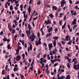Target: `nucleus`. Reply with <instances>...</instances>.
Instances as JSON below:
<instances>
[{
    "label": "nucleus",
    "instance_id": "f257e3e1",
    "mask_svg": "<svg viewBox=\"0 0 79 79\" xmlns=\"http://www.w3.org/2000/svg\"><path fill=\"white\" fill-rule=\"evenodd\" d=\"M32 34L33 35H32L31 36H30L29 39L31 40V42H34V39L35 38V36L33 33H32Z\"/></svg>",
    "mask_w": 79,
    "mask_h": 79
},
{
    "label": "nucleus",
    "instance_id": "f03ea898",
    "mask_svg": "<svg viewBox=\"0 0 79 79\" xmlns=\"http://www.w3.org/2000/svg\"><path fill=\"white\" fill-rule=\"evenodd\" d=\"M41 38H40L39 39V40H38V42H37V40H36L35 41V43H36V45L37 46H38L40 44H41Z\"/></svg>",
    "mask_w": 79,
    "mask_h": 79
},
{
    "label": "nucleus",
    "instance_id": "7ed1b4c3",
    "mask_svg": "<svg viewBox=\"0 0 79 79\" xmlns=\"http://www.w3.org/2000/svg\"><path fill=\"white\" fill-rule=\"evenodd\" d=\"M60 3H61V7H63L64 6V5L66 4V1H64V0H62L61 1Z\"/></svg>",
    "mask_w": 79,
    "mask_h": 79
},
{
    "label": "nucleus",
    "instance_id": "20e7f679",
    "mask_svg": "<svg viewBox=\"0 0 79 79\" xmlns=\"http://www.w3.org/2000/svg\"><path fill=\"white\" fill-rule=\"evenodd\" d=\"M74 69H76V70H78L79 69V64L74 65Z\"/></svg>",
    "mask_w": 79,
    "mask_h": 79
},
{
    "label": "nucleus",
    "instance_id": "39448f33",
    "mask_svg": "<svg viewBox=\"0 0 79 79\" xmlns=\"http://www.w3.org/2000/svg\"><path fill=\"white\" fill-rule=\"evenodd\" d=\"M26 33L27 35V36L29 37V35H31V31H30V30L28 31L27 30H26Z\"/></svg>",
    "mask_w": 79,
    "mask_h": 79
},
{
    "label": "nucleus",
    "instance_id": "423d86ee",
    "mask_svg": "<svg viewBox=\"0 0 79 79\" xmlns=\"http://www.w3.org/2000/svg\"><path fill=\"white\" fill-rule=\"evenodd\" d=\"M57 77L58 79H65V77L64 76H63L62 77H60V74H58L57 75Z\"/></svg>",
    "mask_w": 79,
    "mask_h": 79
},
{
    "label": "nucleus",
    "instance_id": "0eeeda50",
    "mask_svg": "<svg viewBox=\"0 0 79 79\" xmlns=\"http://www.w3.org/2000/svg\"><path fill=\"white\" fill-rule=\"evenodd\" d=\"M76 21H77V19H74L72 23V24L73 25H75V24H76Z\"/></svg>",
    "mask_w": 79,
    "mask_h": 79
},
{
    "label": "nucleus",
    "instance_id": "6e6552de",
    "mask_svg": "<svg viewBox=\"0 0 79 79\" xmlns=\"http://www.w3.org/2000/svg\"><path fill=\"white\" fill-rule=\"evenodd\" d=\"M32 49V46L31 44H30V48L28 47V48L27 51L28 52H29L30 50H31Z\"/></svg>",
    "mask_w": 79,
    "mask_h": 79
},
{
    "label": "nucleus",
    "instance_id": "1a4fd4ad",
    "mask_svg": "<svg viewBox=\"0 0 79 79\" xmlns=\"http://www.w3.org/2000/svg\"><path fill=\"white\" fill-rule=\"evenodd\" d=\"M28 14L29 15H30V14L31 13V6H29V7L28 9Z\"/></svg>",
    "mask_w": 79,
    "mask_h": 79
},
{
    "label": "nucleus",
    "instance_id": "9d476101",
    "mask_svg": "<svg viewBox=\"0 0 79 79\" xmlns=\"http://www.w3.org/2000/svg\"><path fill=\"white\" fill-rule=\"evenodd\" d=\"M53 30V27H51L50 28H48V32L49 33L52 31Z\"/></svg>",
    "mask_w": 79,
    "mask_h": 79
},
{
    "label": "nucleus",
    "instance_id": "9b49d317",
    "mask_svg": "<svg viewBox=\"0 0 79 79\" xmlns=\"http://www.w3.org/2000/svg\"><path fill=\"white\" fill-rule=\"evenodd\" d=\"M49 50H50L51 49V48L53 47V45H52V43H50L48 44Z\"/></svg>",
    "mask_w": 79,
    "mask_h": 79
},
{
    "label": "nucleus",
    "instance_id": "f8f14e48",
    "mask_svg": "<svg viewBox=\"0 0 79 79\" xmlns=\"http://www.w3.org/2000/svg\"><path fill=\"white\" fill-rule=\"evenodd\" d=\"M21 56L19 55H18L16 56V60L17 61H19L20 60Z\"/></svg>",
    "mask_w": 79,
    "mask_h": 79
},
{
    "label": "nucleus",
    "instance_id": "ddd939ff",
    "mask_svg": "<svg viewBox=\"0 0 79 79\" xmlns=\"http://www.w3.org/2000/svg\"><path fill=\"white\" fill-rule=\"evenodd\" d=\"M52 10H56L57 9H58V7H56V6H52Z\"/></svg>",
    "mask_w": 79,
    "mask_h": 79
},
{
    "label": "nucleus",
    "instance_id": "4468645a",
    "mask_svg": "<svg viewBox=\"0 0 79 79\" xmlns=\"http://www.w3.org/2000/svg\"><path fill=\"white\" fill-rule=\"evenodd\" d=\"M71 37V36L69 35H67L66 37H65V40L67 41H68V38H70Z\"/></svg>",
    "mask_w": 79,
    "mask_h": 79
},
{
    "label": "nucleus",
    "instance_id": "2eb2a0df",
    "mask_svg": "<svg viewBox=\"0 0 79 79\" xmlns=\"http://www.w3.org/2000/svg\"><path fill=\"white\" fill-rule=\"evenodd\" d=\"M53 45L54 47H55L56 45V40H55L53 42Z\"/></svg>",
    "mask_w": 79,
    "mask_h": 79
},
{
    "label": "nucleus",
    "instance_id": "dca6fc26",
    "mask_svg": "<svg viewBox=\"0 0 79 79\" xmlns=\"http://www.w3.org/2000/svg\"><path fill=\"white\" fill-rule=\"evenodd\" d=\"M28 29L29 30H31V29H32V27H31V25H30V24H28Z\"/></svg>",
    "mask_w": 79,
    "mask_h": 79
},
{
    "label": "nucleus",
    "instance_id": "f3484780",
    "mask_svg": "<svg viewBox=\"0 0 79 79\" xmlns=\"http://www.w3.org/2000/svg\"><path fill=\"white\" fill-rule=\"evenodd\" d=\"M19 42H21L22 44V45H24V40H19Z\"/></svg>",
    "mask_w": 79,
    "mask_h": 79
},
{
    "label": "nucleus",
    "instance_id": "a211bd4d",
    "mask_svg": "<svg viewBox=\"0 0 79 79\" xmlns=\"http://www.w3.org/2000/svg\"><path fill=\"white\" fill-rule=\"evenodd\" d=\"M52 35V33H50L46 35V37H50Z\"/></svg>",
    "mask_w": 79,
    "mask_h": 79
},
{
    "label": "nucleus",
    "instance_id": "6ab92c4d",
    "mask_svg": "<svg viewBox=\"0 0 79 79\" xmlns=\"http://www.w3.org/2000/svg\"><path fill=\"white\" fill-rule=\"evenodd\" d=\"M49 16L51 18H53L54 17L53 15V14H50Z\"/></svg>",
    "mask_w": 79,
    "mask_h": 79
},
{
    "label": "nucleus",
    "instance_id": "aec40b11",
    "mask_svg": "<svg viewBox=\"0 0 79 79\" xmlns=\"http://www.w3.org/2000/svg\"><path fill=\"white\" fill-rule=\"evenodd\" d=\"M18 70V69L17 67H14V71H17Z\"/></svg>",
    "mask_w": 79,
    "mask_h": 79
},
{
    "label": "nucleus",
    "instance_id": "412c9836",
    "mask_svg": "<svg viewBox=\"0 0 79 79\" xmlns=\"http://www.w3.org/2000/svg\"><path fill=\"white\" fill-rule=\"evenodd\" d=\"M53 39H55V40H57L58 39V36H55L53 37Z\"/></svg>",
    "mask_w": 79,
    "mask_h": 79
},
{
    "label": "nucleus",
    "instance_id": "4be33fe9",
    "mask_svg": "<svg viewBox=\"0 0 79 79\" xmlns=\"http://www.w3.org/2000/svg\"><path fill=\"white\" fill-rule=\"evenodd\" d=\"M63 13H60V16H59V18H62L63 17Z\"/></svg>",
    "mask_w": 79,
    "mask_h": 79
},
{
    "label": "nucleus",
    "instance_id": "5701e85b",
    "mask_svg": "<svg viewBox=\"0 0 79 79\" xmlns=\"http://www.w3.org/2000/svg\"><path fill=\"white\" fill-rule=\"evenodd\" d=\"M72 41H73L72 40H70L69 41L68 43V45H71V43H72Z\"/></svg>",
    "mask_w": 79,
    "mask_h": 79
},
{
    "label": "nucleus",
    "instance_id": "b1692460",
    "mask_svg": "<svg viewBox=\"0 0 79 79\" xmlns=\"http://www.w3.org/2000/svg\"><path fill=\"white\" fill-rule=\"evenodd\" d=\"M44 60V59L43 58H41L40 59V60H41V62H40V63L41 64H42L43 63V60Z\"/></svg>",
    "mask_w": 79,
    "mask_h": 79
},
{
    "label": "nucleus",
    "instance_id": "393cba45",
    "mask_svg": "<svg viewBox=\"0 0 79 79\" xmlns=\"http://www.w3.org/2000/svg\"><path fill=\"white\" fill-rule=\"evenodd\" d=\"M7 48L8 49H11V48L10 47V44H8L7 45Z\"/></svg>",
    "mask_w": 79,
    "mask_h": 79
},
{
    "label": "nucleus",
    "instance_id": "a878e982",
    "mask_svg": "<svg viewBox=\"0 0 79 79\" xmlns=\"http://www.w3.org/2000/svg\"><path fill=\"white\" fill-rule=\"evenodd\" d=\"M68 61L69 62V63H71V59H69V58L68 59Z\"/></svg>",
    "mask_w": 79,
    "mask_h": 79
},
{
    "label": "nucleus",
    "instance_id": "bb28decb",
    "mask_svg": "<svg viewBox=\"0 0 79 79\" xmlns=\"http://www.w3.org/2000/svg\"><path fill=\"white\" fill-rule=\"evenodd\" d=\"M77 27V25H75L73 27V30H74V29L76 28Z\"/></svg>",
    "mask_w": 79,
    "mask_h": 79
},
{
    "label": "nucleus",
    "instance_id": "cd10ccee",
    "mask_svg": "<svg viewBox=\"0 0 79 79\" xmlns=\"http://www.w3.org/2000/svg\"><path fill=\"white\" fill-rule=\"evenodd\" d=\"M10 10H13V5H11L10 7Z\"/></svg>",
    "mask_w": 79,
    "mask_h": 79
},
{
    "label": "nucleus",
    "instance_id": "c85d7f7f",
    "mask_svg": "<svg viewBox=\"0 0 79 79\" xmlns=\"http://www.w3.org/2000/svg\"><path fill=\"white\" fill-rule=\"evenodd\" d=\"M67 65L68 68H70V64H69V63H68L67 64Z\"/></svg>",
    "mask_w": 79,
    "mask_h": 79
},
{
    "label": "nucleus",
    "instance_id": "c756f323",
    "mask_svg": "<svg viewBox=\"0 0 79 79\" xmlns=\"http://www.w3.org/2000/svg\"><path fill=\"white\" fill-rule=\"evenodd\" d=\"M24 18L25 19L26 18V19H27V15H26V14H24Z\"/></svg>",
    "mask_w": 79,
    "mask_h": 79
},
{
    "label": "nucleus",
    "instance_id": "7c9ffc66",
    "mask_svg": "<svg viewBox=\"0 0 79 79\" xmlns=\"http://www.w3.org/2000/svg\"><path fill=\"white\" fill-rule=\"evenodd\" d=\"M47 58L48 60H50V57L49 55H48L47 56Z\"/></svg>",
    "mask_w": 79,
    "mask_h": 79
},
{
    "label": "nucleus",
    "instance_id": "2f4dec72",
    "mask_svg": "<svg viewBox=\"0 0 79 79\" xmlns=\"http://www.w3.org/2000/svg\"><path fill=\"white\" fill-rule=\"evenodd\" d=\"M22 56L23 57V59H24L25 58V54H23Z\"/></svg>",
    "mask_w": 79,
    "mask_h": 79
},
{
    "label": "nucleus",
    "instance_id": "473e14b6",
    "mask_svg": "<svg viewBox=\"0 0 79 79\" xmlns=\"http://www.w3.org/2000/svg\"><path fill=\"white\" fill-rule=\"evenodd\" d=\"M17 47L19 49H19H22V47H21L20 46H19V45H18Z\"/></svg>",
    "mask_w": 79,
    "mask_h": 79
},
{
    "label": "nucleus",
    "instance_id": "72a5a7b5",
    "mask_svg": "<svg viewBox=\"0 0 79 79\" xmlns=\"http://www.w3.org/2000/svg\"><path fill=\"white\" fill-rule=\"evenodd\" d=\"M50 24V21L49 19H48L47 23V24Z\"/></svg>",
    "mask_w": 79,
    "mask_h": 79
},
{
    "label": "nucleus",
    "instance_id": "f704fd0d",
    "mask_svg": "<svg viewBox=\"0 0 79 79\" xmlns=\"http://www.w3.org/2000/svg\"><path fill=\"white\" fill-rule=\"evenodd\" d=\"M62 22H63V21L62 20H61L59 21V23L60 26H61V23H62Z\"/></svg>",
    "mask_w": 79,
    "mask_h": 79
},
{
    "label": "nucleus",
    "instance_id": "c9c22d12",
    "mask_svg": "<svg viewBox=\"0 0 79 79\" xmlns=\"http://www.w3.org/2000/svg\"><path fill=\"white\" fill-rule=\"evenodd\" d=\"M74 8L75 9H77L78 10H79V8L78 7V6H75L74 7Z\"/></svg>",
    "mask_w": 79,
    "mask_h": 79
},
{
    "label": "nucleus",
    "instance_id": "e433bc0d",
    "mask_svg": "<svg viewBox=\"0 0 79 79\" xmlns=\"http://www.w3.org/2000/svg\"><path fill=\"white\" fill-rule=\"evenodd\" d=\"M54 74H56V69H54Z\"/></svg>",
    "mask_w": 79,
    "mask_h": 79
},
{
    "label": "nucleus",
    "instance_id": "4c0bfd02",
    "mask_svg": "<svg viewBox=\"0 0 79 79\" xmlns=\"http://www.w3.org/2000/svg\"><path fill=\"white\" fill-rule=\"evenodd\" d=\"M53 54L52 52V51H50L49 52V55H53Z\"/></svg>",
    "mask_w": 79,
    "mask_h": 79
},
{
    "label": "nucleus",
    "instance_id": "58836bf2",
    "mask_svg": "<svg viewBox=\"0 0 79 79\" xmlns=\"http://www.w3.org/2000/svg\"><path fill=\"white\" fill-rule=\"evenodd\" d=\"M40 3L41 2H40V1L39 0L38 1V2L37 3V4H38V5H40Z\"/></svg>",
    "mask_w": 79,
    "mask_h": 79
},
{
    "label": "nucleus",
    "instance_id": "ea45409f",
    "mask_svg": "<svg viewBox=\"0 0 79 79\" xmlns=\"http://www.w3.org/2000/svg\"><path fill=\"white\" fill-rule=\"evenodd\" d=\"M51 61L52 64H54V63H55V62H54V60H51Z\"/></svg>",
    "mask_w": 79,
    "mask_h": 79
},
{
    "label": "nucleus",
    "instance_id": "a19ab883",
    "mask_svg": "<svg viewBox=\"0 0 79 79\" xmlns=\"http://www.w3.org/2000/svg\"><path fill=\"white\" fill-rule=\"evenodd\" d=\"M66 79H70V76L69 75L67 76Z\"/></svg>",
    "mask_w": 79,
    "mask_h": 79
},
{
    "label": "nucleus",
    "instance_id": "79ce46f5",
    "mask_svg": "<svg viewBox=\"0 0 79 79\" xmlns=\"http://www.w3.org/2000/svg\"><path fill=\"white\" fill-rule=\"evenodd\" d=\"M79 40V38L78 37H77L76 38V42H78V41Z\"/></svg>",
    "mask_w": 79,
    "mask_h": 79
},
{
    "label": "nucleus",
    "instance_id": "37998d69",
    "mask_svg": "<svg viewBox=\"0 0 79 79\" xmlns=\"http://www.w3.org/2000/svg\"><path fill=\"white\" fill-rule=\"evenodd\" d=\"M32 3V0H30L29 1V5H31Z\"/></svg>",
    "mask_w": 79,
    "mask_h": 79
},
{
    "label": "nucleus",
    "instance_id": "c03bdc74",
    "mask_svg": "<svg viewBox=\"0 0 79 79\" xmlns=\"http://www.w3.org/2000/svg\"><path fill=\"white\" fill-rule=\"evenodd\" d=\"M76 14H77V13H76V12L75 11V12H74V13L72 15V16H73V15H76Z\"/></svg>",
    "mask_w": 79,
    "mask_h": 79
},
{
    "label": "nucleus",
    "instance_id": "a18cd8bd",
    "mask_svg": "<svg viewBox=\"0 0 79 79\" xmlns=\"http://www.w3.org/2000/svg\"><path fill=\"white\" fill-rule=\"evenodd\" d=\"M32 16H31V17L30 18V19L29 20V22H31V21L32 20Z\"/></svg>",
    "mask_w": 79,
    "mask_h": 79
},
{
    "label": "nucleus",
    "instance_id": "49530a36",
    "mask_svg": "<svg viewBox=\"0 0 79 79\" xmlns=\"http://www.w3.org/2000/svg\"><path fill=\"white\" fill-rule=\"evenodd\" d=\"M76 58H74L72 60V62H74V61H76Z\"/></svg>",
    "mask_w": 79,
    "mask_h": 79
},
{
    "label": "nucleus",
    "instance_id": "de8ad7c7",
    "mask_svg": "<svg viewBox=\"0 0 79 79\" xmlns=\"http://www.w3.org/2000/svg\"><path fill=\"white\" fill-rule=\"evenodd\" d=\"M3 31H2L1 32H0V35H3Z\"/></svg>",
    "mask_w": 79,
    "mask_h": 79
},
{
    "label": "nucleus",
    "instance_id": "09e8293b",
    "mask_svg": "<svg viewBox=\"0 0 79 79\" xmlns=\"http://www.w3.org/2000/svg\"><path fill=\"white\" fill-rule=\"evenodd\" d=\"M20 75L21 76V79H23V77H24V75H21V74H20Z\"/></svg>",
    "mask_w": 79,
    "mask_h": 79
},
{
    "label": "nucleus",
    "instance_id": "8fccbe9b",
    "mask_svg": "<svg viewBox=\"0 0 79 79\" xmlns=\"http://www.w3.org/2000/svg\"><path fill=\"white\" fill-rule=\"evenodd\" d=\"M54 31L55 32H58V29H57V28H55Z\"/></svg>",
    "mask_w": 79,
    "mask_h": 79
},
{
    "label": "nucleus",
    "instance_id": "3c124183",
    "mask_svg": "<svg viewBox=\"0 0 79 79\" xmlns=\"http://www.w3.org/2000/svg\"><path fill=\"white\" fill-rule=\"evenodd\" d=\"M12 33V34H15V30L14 29L13 30Z\"/></svg>",
    "mask_w": 79,
    "mask_h": 79
},
{
    "label": "nucleus",
    "instance_id": "603ef678",
    "mask_svg": "<svg viewBox=\"0 0 79 79\" xmlns=\"http://www.w3.org/2000/svg\"><path fill=\"white\" fill-rule=\"evenodd\" d=\"M66 15H65L64 18V21L66 20Z\"/></svg>",
    "mask_w": 79,
    "mask_h": 79
},
{
    "label": "nucleus",
    "instance_id": "864d4df0",
    "mask_svg": "<svg viewBox=\"0 0 79 79\" xmlns=\"http://www.w3.org/2000/svg\"><path fill=\"white\" fill-rule=\"evenodd\" d=\"M64 58H65V59H67V60H68L69 58V57L68 56H65Z\"/></svg>",
    "mask_w": 79,
    "mask_h": 79
},
{
    "label": "nucleus",
    "instance_id": "5fc2aeb1",
    "mask_svg": "<svg viewBox=\"0 0 79 79\" xmlns=\"http://www.w3.org/2000/svg\"><path fill=\"white\" fill-rule=\"evenodd\" d=\"M58 64V63H56L54 64V67L56 66H57Z\"/></svg>",
    "mask_w": 79,
    "mask_h": 79
},
{
    "label": "nucleus",
    "instance_id": "6e6d98bb",
    "mask_svg": "<svg viewBox=\"0 0 79 79\" xmlns=\"http://www.w3.org/2000/svg\"><path fill=\"white\" fill-rule=\"evenodd\" d=\"M6 4H7L8 5V6H10V2H8V1L7 2Z\"/></svg>",
    "mask_w": 79,
    "mask_h": 79
},
{
    "label": "nucleus",
    "instance_id": "4d7b16f0",
    "mask_svg": "<svg viewBox=\"0 0 79 79\" xmlns=\"http://www.w3.org/2000/svg\"><path fill=\"white\" fill-rule=\"evenodd\" d=\"M13 22L14 23H16L17 22V21L16 20H13Z\"/></svg>",
    "mask_w": 79,
    "mask_h": 79
},
{
    "label": "nucleus",
    "instance_id": "13d9d810",
    "mask_svg": "<svg viewBox=\"0 0 79 79\" xmlns=\"http://www.w3.org/2000/svg\"><path fill=\"white\" fill-rule=\"evenodd\" d=\"M7 68H8V65H6L5 68V71H7Z\"/></svg>",
    "mask_w": 79,
    "mask_h": 79
},
{
    "label": "nucleus",
    "instance_id": "bf43d9fd",
    "mask_svg": "<svg viewBox=\"0 0 79 79\" xmlns=\"http://www.w3.org/2000/svg\"><path fill=\"white\" fill-rule=\"evenodd\" d=\"M69 1L70 2V4H72L73 3V2H72V1H71V0H69Z\"/></svg>",
    "mask_w": 79,
    "mask_h": 79
},
{
    "label": "nucleus",
    "instance_id": "052dcab7",
    "mask_svg": "<svg viewBox=\"0 0 79 79\" xmlns=\"http://www.w3.org/2000/svg\"><path fill=\"white\" fill-rule=\"evenodd\" d=\"M61 43L63 44V45H64L65 44V42H63L62 41H61Z\"/></svg>",
    "mask_w": 79,
    "mask_h": 79
},
{
    "label": "nucleus",
    "instance_id": "680f3d73",
    "mask_svg": "<svg viewBox=\"0 0 79 79\" xmlns=\"http://www.w3.org/2000/svg\"><path fill=\"white\" fill-rule=\"evenodd\" d=\"M62 29H64V28H65V26L64 25H63L62 27Z\"/></svg>",
    "mask_w": 79,
    "mask_h": 79
},
{
    "label": "nucleus",
    "instance_id": "e2e57ef3",
    "mask_svg": "<svg viewBox=\"0 0 79 79\" xmlns=\"http://www.w3.org/2000/svg\"><path fill=\"white\" fill-rule=\"evenodd\" d=\"M3 40L4 41H7V38H4L3 39Z\"/></svg>",
    "mask_w": 79,
    "mask_h": 79
},
{
    "label": "nucleus",
    "instance_id": "0e129e2a",
    "mask_svg": "<svg viewBox=\"0 0 79 79\" xmlns=\"http://www.w3.org/2000/svg\"><path fill=\"white\" fill-rule=\"evenodd\" d=\"M52 53H53V54H54L56 53V52H55V51H52Z\"/></svg>",
    "mask_w": 79,
    "mask_h": 79
},
{
    "label": "nucleus",
    "instance_id": "69168bd1",
    "mask_svg": "<svg viewBox=\"0 0 79 79\" xmlns=\"http://www.w3.org/2000/svg\"><path fill=\"white\" fill-rule=\"evenodd\" d=\"M42 64V67H44V65H45V64L44 63H42V64Z\"/></svg>",
    "mask_w": 79,
    "mask_h": 79
},
{
    "label": "nucleus",
    "instance_id": "338daca9",
    "mask_svg": "<svg viewBox=\"0 0 79 79\" xmlns=\"http://www.w3.org/2000/svg\"><path fill=\"white\" fill-rule=\"evenodd\" d=\"M77 61L76 60L75 61H74V64H77Z\"/></svg>",
    "mask_w": 79,
    "mask_h": 79
},
{
    "label": "nucleus",
    "instance_id": "774afa93",
    "mask_svg": "<svg viewBox=\"0 0 79 79\" xmlns=\"http://www.w3.org/2000/svg\"><path fill=\"white\" fill-rule=\"evenodd\" d=\"M75 4H79V1H77L75 3Z\"/></svg>",
    "mask_w": 79,
    "mask_h": 79
}]
</instances>
